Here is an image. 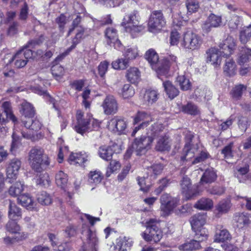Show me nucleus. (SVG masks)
<instances>
[{"mask_svg":"<svg viewBox=\"0 0 251 251\" xmlns=\"http://www.w3.org/2000/svg\"><path fill=\"white\" fill-rule=\"evenodd\" d=\"M202 43V39L201 36L191 31L185 32L182 39L180 41L182 47L192 50L199 49Z\"/></svg>","mask_w":251,"mask_h":251,"instance_id":"8","label":"nucleus"},{"mask_svg":"<svg viewBox=\"0 0 251 251\" xmlns=\"http://www.w3.org/2000/svg\"><path fill=\"white\" fill-rule=\"evenodd\" d=\"M20 138L16 131H14L12 134V142L11 145L10 151L13 152L15 151L19 147L20 141Z\"/></svg>","mask_w":251,"mask_h":251,"instance_id":"59","label":"nucleus"},{"mask_svg":"<svg viewBox=\"0 0 251 251\" xmlns=\"http://www.w3.org/2000/svg\"><path fill=\"white\" fill-rule=\"evenodd\" d=\"M231 207V203L228 200L223 201L219 202L217 209L219 212L222 213H226Z\"/></svg>","mask_w":251,"mask_h":251,"instance_id":"57","label":"nucleus"},{"mask_svg":"<svg viewBox=\"0 0 251 251\" xmlns=\"http://www.w3.org/2000/svg\"><path fill=\"white\" fill-rule=\"evenodd\" d=\"M140 19L138 11L134 10L125 15L121 25L126 32L133 36L143 29V26L140 25Z\"/></svg>","mask_w":251,"mask_h":251,"instance_id":"5","label":"nucleus"},{"mask_svg":"<svg viewBox=\"0 0 251 251\" xmlns=\"http://www.w3.org/2000/svg\"><path fill=\"white\" fill-rule=\"evenodd\" d=\"M2 107L6 114V119H9L13 122H15L16 121V117L12 114L10 103L8 101H5L2 103Z\"/></svg>","mask_w":251,"mask_h":251,"instance_id":"53","label":"nucleus"},{"mask_svg":"<svg viewBox=\"0 0 251 251\" xmlns=\"http://www.w3.org/2000/svg\"><path fill=\"white\" fill-rule=\"evenodd\" d=\"M247 87L243 84L236 85L232 90L231 96L235 100H239L243 94V92L246 90Z\"/></svg>","mask_w":251,"mask_h":251,"instance_id":"44","label":"nucleus"},{"mask_svg":"<svg viewBox=\"0 0 251 251\" xmlns=\"http://www.w3.org/2000/svg\"><path fill=\"white\" fill-rule=\"evenodd\" d=\"M22 213L20 208L14 203L9 201L8 205V216L10 220L18 221L22 218Z\"/></svg>","mask_w":251,"mask_h":251,"instance_id":"24","label":"nucleus"},{"mask_svg":"<svg viewBox=\"0 0 251 251\" xmlns=\"http://www.w3.org/2000/svg\"><path fill=\"white\" fill-rule=\"evenodd\" d=\"M195 232V240L199 241V243L205 241L207 238V231L205 228H201L198 229L194 230Z\"/></svg>","mask_w":251,"mask_h":251,"instance_id":"50","label":"nucleus"},{"mask_svg":"<svg viewBox=\"0 0 251 251\" xmlns=\"http://www.w3.org/2000/svg\"><path fill=\"white\" fill-rule=\"evenodd\" d=\"M152 121L153 118L150 114L144 111L138 112L134 117L133 124L135 125L141 122L142 123L134 127L131 133V136H134L139 130L147 127L150 123Z\"/></svg>","mask_w":251,"mask_h":251,"instance_id":"13","label":"nucleus"},{"mask_svg":"<svg viewBox=\"0 0 251 251\" xmlns=\"http://www.w3.org/2000/svg\"><path fill=\"white\" fill-rule=\"evenodd\" d=\"M176 81L178 83L180 89L183 91L189 90L191 87V83L189 80L184 75H179L176 78Z\"/></svg>","mask_w":251,"mask_h":251,"instance_id":"48","label":"nucleus"},{"mask_svg":"<svg viewBox=\"0 0 251 251\" xmlns=\"http://www.w3.org/2000/svg\"><path fill=\"white\" fill-rule=\"evenodd\" d=\"M21 113L25 118H32L35 114V111L32 105L27 101H24L21 104Z\"/></svg>","mask_w":251,"mask_h":251,"instance_id":"34","label":"nucleus"},{"mask_svg":"<svg viewBox=\"0 0 251 251\" xmlns=\"http://www.w3.org/2000/svg\"><path fill=\"white\" fill-rule=\"evenodd\" d=\"M237 58L239 65L242 66L251 60V50L249 48L242 47Z\"/></svg>","mask_w":251,"mask_h":251,"instance_id":"29","label":"nucleus"},{"mask_svg":"<svg viewBox=\"0 0 251 251\" xmlns=\"http://www.w3.org/2000/svg\"><path fill=\"white\" fill-rule=\"evenodd\" d=\"M240 18L236 15H234L228 22V26L231 29H235L237 28L240 24Z\"/></svg>","mask_w":251,"mask_h":251,"instance_id":"63","label":"nucleus"},{"mask_svg":"<svg viewBox=\"0 0 251 251\" xmlns=\"http://www.w3.org/2000/svg\"><path fill=\"white\" fill-rule=\"evenodd\" d=\"M207 61L213 65H219L221 61V56H223L222 51L216 48H212L206 52Z\"/></svg>","mask_w":251,"mask_h":251,"instance_id":"20","label":"nucleus"},{"mask_svg":"<svg viewBox=\"0 0 251 251\" xmlns=\"http://www.w3.org/2000/svg\"><path fill=\"white\" fill-rule=\"evenodd\" d=\"M158 221L155 219H150L147 222V228L142 236L147 241L157 242L162 237V232L158 227Z\"/></svg>","mask_w":251,"mask_h":251,"instance_id":"7","label":"nucleus"},{"mask_svg":"<svg viewBox=\"0 0 251 251\" xmlns=\"http://www.w3.org/2000/svg\"><path fill=\"white\" fill-rule=\"evenodd\" d=\"M28 161L31 168L37 172H41L50 164L48 157L41 147H35L28 154Z\"/></svg>","mask_w":251,"mask_h":251,"instance_id":"3","label":"nucleus"},{"mask_svg":"<svg viewBox=\"0 0 251 251\" xmlns=\"http://www.w3.org/2000/svg\"><path fill=\"white\" fill-rule=\"evenodd\" d=\"M205 221L206 216L204 214H198L194 215L190 220L192 229L194 230L202 228Z\"/></svg>","mask_w":251,"mask_h":251,"instance_id":"26","label":"nucleus"},{"mask_svg":"<svg viewBox=\"0 0 251 251\" xmlns=\"http://www.w3.org/2000/svg\"><path fill=\"white\" fill-rule=\"evenodd\" d=\"M81 233L86 249H90L92 251H97L99 239L96 231L91 229L88 225L83 224L82 226Z\"/></svg>","mask_w":251,"mask_h":251,"instance_id":"6","label":"nucleus"},{"mask_svg":"<svg viewBox=\"0 0 251 251\" xmlns=\"http://www.w3.org/2000/svg\"><path fill=\"white\" fill-rule=\"evenodd\" d=\"M107 127L113 131H117L122 133L126 127V123L124 119L115 117L108 122Z\"/></svg>","mask_w":251,"mask_h":251,"instance_id":"16","label":"nucleus"},{"mask_svg":"<svg viewBox=\"0 0 251 251\" xmlns=\"http://www.w3.org/2000/svg\"><path fill=\"white\" fill-rule=\"evenodd\" d=\"M213 206V202L211 199L202 198L195 204L194 206L200 210H208L212 208Z\"/></svg>","mask_w":251,"mask_h":251,"instance_id":"31","label":"nucleus"},{"mask_svg":"<svg viewBox=\"0 0 251 251\" xmlns=\"http://www.w3.org/2000/svg\"><path fill=\"white\" fill-rule=\"evenodd\" d=\"M84 32V28L81 26L78 27L77 29L75 37L72 40V45L66 51L58 55L55 59V61H59L63 59L69 53L74 49L83 38Z\"/></svg>","mask_w":251,"mask_h":251,"instance_id":"18","label":"nucleus"},{"mask_svg":"<svg viewBox=\"0 0 251 251\" xmlns=\"http://www.w3.org/2000/svg\"><path fill=\"white\" fill-rule=\"evenodd\" d=\"M145 56L152 68L157 72L158 75H166L167 74L169 66H167L163 68L162 67V64L160 65L158 62V55L154 50H149L147 51Z\"/></svg>","mask_w":251,"mask_h":251,"instance_id":"9","label":"nucleus"},{"mask_svg":"<svg viewBox=\"0 0 251 251\" xmlns=\"http://www.w3.org/2000/svg\"><path fill=\"white\" fill-rule=\"evenodd\" d=\"M225 74L229 77L235 75L237 72V66L235 61L232 58H226L224 66Z\"/></svg>","mask_w":251,"mask_h":251,"instance_id":"25","label":"nucleus"},{"mask_svg":"<svg viewBox=\"0 0 251 251\" xmlns=\"http://www.w3.org/2000/svg\"><path fill=\"white\" fill-rule=\"evenodd\" d=\"M167 66H169L168 71L170 69H172L174 71H176L178 68L177 57L173 54H169L165 58L164 64H162V67L163 68Z\"/></svg>","mask_w":251,"mask_h":251,"instance_id":"33","label":"nucleus"},{"mask_svg":"<svg viewBox=\"0 0 251 251\" xmlns=\"http://www.w3.org/2000/svg\"><path fill=\"white\" fill-rule=\"evenodd\" d=\"M101 106L105 115H109L117 113L118 103L115 98L112 95H107L103 100Z\"/></svg>","mask_w":251,"mask_h":251,"instance_id":"14","label":"nucleus"},{"mask_svg":"<svg viewBox=\"0 0 251 251\" xmlns=\"http://www.w3.org/2000/svg\"><path fill=\"white\" fill-rule=\"evenodd\" d=\"M179 200L176 198L172 197L168 194H165L160 198V209L164 216L169 215L177 206Z\"/></svg>","mask_w":251,"mask_h":251,"instance_id":"10","label":"nucleus"},{"mask_svg":"<svg viewBox=\"0 0 251 251\" xmlns=\"http://www.w3.org/2000/svg\"><path fill=\"white\" fill-rule=\"evenodd\" d=\"M158 94L154 90H148L144 95V100L149 104L155 102L158 99Z\"/></svg>","mask_w":251,"mask_h":251,"instance_id":"42","label":"nucleus"},{"mask_svg":"<svg viewBox=\"0 0 251 251\" xmlns=\"http://www.w3.org/2000/svg\"><path fill=\"white\" fill-rule=\"evenodd\" d=\"M181 110L183 112L190 115H196L199 113L197 106L191 102L182 105Z\"/></svg>","mask_w":251,"mask_h":251,"instance_id":"43","label":"nucleus"},{"mask_svg":"<svg viewBox=\"0 0 251 251\" xmlns=\"http://www.w3.org/2000/svg\"><path fill=\"white\" fill-rule=\"evenodd\" d=\"M251 37V25L244 27L240 32V39L242 43H246Z\"/></svg>","mask_w":251,"mask_h":251,"instance_id":"47","label":"nucleus"},{"mask_svg":"<svg viewBox=\"0 0 251 251\" xmlns=\"http://www.w3.org/2000/svg\"><path fill=\"white\" fill-rule=\"evenodd\" d=\"M109 65V62L106 61L100 62L98 66L99 74L100 77H103L104 76L107 71Z\"/></svg>","mask_w":251,"mask_h":251,"instance_id":"62","label":"nucleus"},{"mask_svg":"<svg viewBox=\"0 0 251 251\" xmlns=\"http://www.w3.org/2000/svg\"><path fill=\"white\" fill-rule=\"evenodd\" d=\"M221 17L211 14L202 25V28L205 33H208L211 31L212 27H219L221 25Z\"/></svg>","mask_w":251,"mask_h":251,"instance_id":"17","label":"nucleus"},{"mask_svg":"<svg viewBox=\"0 0 251 251\" xmlns=\"http://www.w3.org/2000/svg\"><path fill=\"white\" fill-rule=\"evenodd\" d=\"M138 55V51L136 47L128 48L124 53V57L127 61L135 59Z\"/></svg>","mask_w":251,"mask_h":251,"instance_id":"46","label":"nucleus"},{"mask_svg":"<svg viewBox=\"0 0 251 251\" xmlns=\"http://www.w3.org/2000/svg\"><path fill=\"white\" fill-rule=\"evenodd\" d=\"M21 166V162L19 159L17 158L12 159L7 168V178L10 179H16Z\"/></svg>","mask_w":251,"mask_h":251,"instance_id":"19","label":"nucleus"},{"mask_svg":"<svg viewBox=\"0 0 251 251\" xmlns=\"http://www.w3.org/2000/svg\"><path fill=\"white\" fill-rule=\"evenodd\" d=\"M190 146L188 143H186L183 150L184 155L181 156L182 160L189 161L194 157V150L190 148Z\"/></svg>","mask_w":251,"mask_h":251,"instance_id":"51","label":"nucleus"},{"mask_svg":"<svg viewBox=\"0 0 251 251\" xmlns=\"http://www.w3.org/2000/svg\"><path fill=\"white\" fill-rule=\"evenodd\" d=\"M128 61L125 58V59H118L112 63V67L114 69L124 70L128 66Z\"/></svg>","mask_w":251,"mask_h":251,"instance_id":"52","label":"nucleus"},{"mask_svg":"<svg viewBox=\"0 0 251 251\" xmlns=\"http://www.w3.org/2000/svg\"><path fill=\"white\" fill-rule=\"evenodd\" d=\"M233 221L239 228H242L251 224V215L248 213H236L233 217Z\"/></svg>","mask_w":251,"mask_h":251,"instance_id":"22","label":"nucleus"},{"mask_svg":"<svg viewBox=\"0 0 251 251\" xmlns=\"http://www.w3.org/2000/svg\"><path fill=\"white\" fill-rule=\"evenodd\" d=\"M186 4L188 12L191 13L197 12L200 7L199 3L196 0H187Z\"/></svg>","mask_w":251,"mask_h":251,"instance_id":"56","label":"nucleus"},{"mask_svg":"<svg viewBox=\"0 0 251 251\" xmlns=\"http://www.w3.org/2000/svg\"><path fill=\"white\" fill-rule=\"evenodd\" d=\"M120 95L124 99L132 97L135 94L133 87L129 84H125L121 89Z\"/></svg>","mask_w":251,"mask_h":251,"instance_id":"45","label":"nucleus"},{"mask_svg":"<svg viewBox=\"0 0 251 251\" xmlns=\"http://www.w3.org/2000/svg\"><path fill=\"white\" fill-rule=\"evenodd\" d=\"M249 165L246 164L243 166H239L236 168V171L235 172V176L238 179L240 183H246L247 180L251 176L249 174Z\"/></svg>","mask_w":251,"mask_h":251,"instance_id":"23","label":"nucleus"},{"mask_svg":"<svg viewBox=\"0 0 251 251\" xmlns=\"http://www.w3.org/2000/svg\"><path fill=\"white\" fill-rule=\"evenodd\" d=\"M217 178L216 172L213 168H209L203 173L200 183H210L214 182Z\"/></svg>","mask_w":251,"mask_h":251,"instance_id":"30","label":"nucleus"},{"mask_svg":"<svg viewBox=\"0 0 251 251\" xmlns=\"http://www.w3.org/2000/svg\"><path fill=\"white\" fill-rule=\"evenodd\" d=\"M37 200L43 205H48L52 202L51 196L45 191H41L37 195Z\"/></svg>","mask_w":251,"mask_h":251,"instance_id":"38","label":"nucleus"},{"mask_svg":"<svg viewBox=\"0 0 251 251\" xmlns=\"http://www.w3.org/2000/svg\"><path fill=\"white\" fill-rule=\"evenodd\" d=\"M165 23V20L161 11H154L151 14L149 20V30L151 32L160 30Z\"/></svg>","mask_w":251,"mask_h":251,"instance_id":"11","label":"nucleus"},{"mask_svg":"<svg viewBox=\"0 0 251 251\" xmlns=\"http://www.w3.org/2000/svg\"><path fill=\"white\" fill-rule=\"evenodd\" d=\"M55 181L58 186L63 188L68 181L67 175L61 171L58 172L55 176Z\"/></svg>","mask_w":251,"mask_h":251,"instance_id":"49","label":"nucleus"},{"mask_svg":"<svg viewBox=\"0 0 251 251\" xmlns=\"http://www.w3.org/2000/svg\"><path fill=\"white\" fill-rule=\"evenodd\" d=\"M95 2H100L107 7H115L120 5L121 0H94Z\"/></svg>","mask_w":251,"mask_h":251,"instance_id":"60","label":"nucleus"},{"mask_svg":"<svg viewBox=\"0 0 251 251\" xmlns=\"http://www.w3.org/2000/svg\"><path fill=\"white\" fill-rule=\"evenodd\" d=\"M233 143H230L225 146L222 150L221 153L224 154V157L226 159L231 158L233 157L232 147Z\"/></svg>","mask_w":251,"mask_h":251,"instance_id":"58","label":"nucleus"},{"mask_svg":"<svg viewBox=\"0 0 251 251\" xmlns=\"http://www.w3.org/2000/svg\"><path fill=\"white\" fill-rule=\"evenodd\" d=\"M105 34L110 42L112 41V40L115 41L116 38L118 37L117 30L113 27L107 28L105 30Z\"/></svg>","mask_w":251,"mask_h":251,"instance_id":"61","label":"nucleus"},{"mask_svg":"<svg viewBox=\"0 0 251 251\" xmlns=\"http://www.w3.org/2000/svg\"><path fill=\"white\" fill-rule=\"evenodd\" d=\"M170 148L168 137L166 136L161 135L156 146V150L162 151L169 150Z\"/></svg>","mask_w":251,"mask_h":251,"instance_id":"39","label":"nucleus"},{"mask_svg":"<svg viewBox=\"0 0 251 251\" xmlns=\"http://www.w3.org/2000/svg\"><path fill=\"white\" fill-rule=\"evenodd\" d=\"M102 178L103 176L100 171H91L88 175V182L90 183L97 184L101 182Z\"/></svg>","mask_w":251,"mask_h":251,"instance_id":"41","label":"nucleus"},{"mask_svg":"<svg viewBox=\"0 0 251 251\" xmlns=\"http://www.w3.org/2000/svg\"><path fill=\"white\" fill-rule=\"evenodd\" d=\"M180 36L179 33L176 30L171 32L170 35V43L171 45H176L179 41Z\"/></svg>","mask_w":251,"mask_h":251,"instance_id":"64","label":"nucleus"},{"mask_svg":"<svg viewBox=\"0 0 251 251\" xmlns=\"http://www.w3.org/2000/svg\"><path fill=\"white\" fill-rule=\"evenodd\" d=\"M114 153L113 150L110 146H101L99 148V154L104 160L110 161L112 158Z\"/></svg>","mask_w":251,"mask_h":251,"instance_id":"32","label":"nucleus"},{"mask_svg":"<svg viewBox=\"0 0 251 251\" xmlns=\"http://www.w3.org/2000/svg\"><path fill=\"white\" fill-rule=\"evenodd\" d=\"M231 239V235L228 231L223 227L220 229L217 228L214 236V241L216 242H223Z\"/></svg>","mask_w":251,"mask_h":251,"instance_id":"28","label":"nucleus"},{"mask_svg":"<svg viewBox=\"0 0 251 251\" xmlns=\"http://www.w3.org/2000/svg\"><path fill=\"white\" fill-rule=\"evenodd\" d=\"M180 186L181 193L186 200L197 196L199 193L197 188L192 186L190 179L186 176L180 180Z\"/></svg>","mask_w":251,"mask_h":251,"instance_id":"12","label":"nucleus"},{"mask_svg":"<svg viewBox=\"0 0 251 251\" xmlns=\"http://www.w3.org/2000/svg\"><path fill=\"white\" fill-rule=\"evenodd\" d=\"M219 47L223 53V56H229L233 53L236 49V41L233 37L228 35L226 38L219 44Z\"/></svg>","mask_w":251,"mask_h":251,"instance_id":"15","label":"nucleus"},{"mask_svg":"<svg viewBox=\"0 0 251 251\" xmlns=\"http://www.w3.org/2000/svg\"><path fill=\"white\" fill-rule=\"evenodd\" d=\"M24 185L21 182H16L9 188V193L13 197L19 196L24 190Z\"/></svg>","mask_w":251,"mask_h":251,"instance_id":"40","label":"nucleus"},{"mask_svg":"<svg viewBox=\"0 0 251 251\" xmlns=\"http://www.w3.org/2000/svg\"><path fill=\"white\" fill-rule=\"evenodd\" d=\"M133 243L132 239L126 236H120L116 241L117 246L119 247L121 251H127L130 250Z\"/></svg>","mask_w":251,"mask_h":251,"instance_id":"27","label":"nucleus"},{"mask_svg":"<svg viewBox=\"0 0 251 251\" xmlns=\"http://www.w3.org/2000/svg\"><path fill=\"white\" fill-rule=\"evenodd\" d=\"M126 76L128 81L134 83L139 79L140 73L137 68L133 67L127 71Z\"/></svg>","mask_w":251,"mask_h":251,"instance_id":"36","label":"nucleus"},{"mask_svg":"<svg viewBox=\"0 0 251 251\" xmlns=\"http://www.w3.org/2000/svg\"><path fill=\"white\" fill-rule=\"evenodd\" d=\"M15 221L10 220L6 226L7 230L13 234L17 233L21 230L20 226Z\"/></svg>","mask_w":251,"mask_h":251,"instance_id":"54","label":"nucleus"},{"mask_svg":"<svg viewBox=\"0 0 251 251\" xmlns=\"http://www.w3.org/2000/svg\"><path fill=\"white\" fill-rule=\"evenodd\" d=\"M163 129L162 124L154 123L149 128L147 132L148 136L143 135L135 138L132 143V149L136 154L141 155L150 150L151 147L153 137L158 136Z\"/></svg>","mask_w":251,"mask_h":251,"instance_id":"2","label":"nucleus"},{"mask_svg":"<svg viewBox=\"0 0 251 251\" xmlns=\"http://www.w3.org/2000/svg\"><path fill=\"white\" fill-rule=\"evenodd\" d=\"M43 36L41 35L38 39L28 41L27 44L24 46L14 56H12L10 54H6L3 59L4 63L8 65L14 61V65L17 68L25 67L29 59L31 58L33 56V51L29 48H33L35 46L40 45L43 42Z\"/></svg>","mask_w":251,"mask_h":251,"instance_id":"1","label":"nucleus"},{"mask_svg":"<svg viewBox=\"0 0 251 251\" xmlns=\"http://www.w3.org/2000/svg\"><path fill=\"white\" fill-rule=\"evenodd\" d=\"M88 155L84 151L72 153L68 158V162L72 165L82 166L88 160Z\"/></svg>","mask_w":251,"mask_h":251,"instance_id":"21","label":"nucleus"},{"mask_svg":"<svg viewBox=\"0 0 251 251\" xmlns=\"http://www.w3.org/2000/svg\"><path fill=\"white\" fill-rule=\"evenodd\" d=\"M18 201L23 206L29 209L33 208L34 201L29 194H25L19 196L18 198Z\"/></svg>","mask_w":251,"mask_h":251,"instance_id":"37","label":"nucleus"},{"mask_svg":"<svg viewBox=\"0 0 251 251\" xmlns=\"http://www.w3.org/2000/svg\"><path fill=\"white\" fill-rule=\"evenodd\" d=\"M76 120L77 124L75 126V129L81 135L93 130L97 131L100 126V123L97 120L84 119L83 114L81 111H77Z\"/></svg>","mask_w":251,"mask_h":251,"instance_id":"4","label":"nucleus"},{"mask_svg":"<svg viewBox=\"0 0 251 251\" xmlns=\"http://www.w3.org/2000/svg\"><path fill=\"white\" fill-rule=\"evenodd\" d=\"M52 75L56 78H60L64 75V68L59 64H55L52 66L51 68Z\"/></svg>","mask_w":251,"mask_h":251,"instance_id":"55","label":"nucleus"},{"mask_svg":"<svg viewBox=\"0 0 251 251\" xmlns=\"http://www.w3.org/2000/svg\"><path fill=\"white\" fill-rule=\"evenodd\" d=\"M200 248L201 245L199 241L195 239L187 242L179 247V250L182 251H192L199 249Z\"/></svg>","mask_w":251,"mask_h":251,"instance_id":"35","label":"nucleus"}]
</instances>
